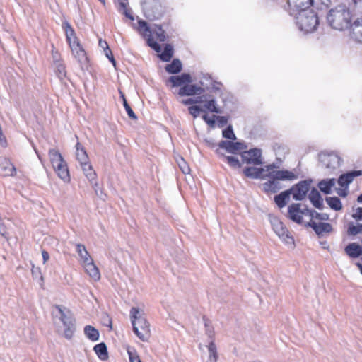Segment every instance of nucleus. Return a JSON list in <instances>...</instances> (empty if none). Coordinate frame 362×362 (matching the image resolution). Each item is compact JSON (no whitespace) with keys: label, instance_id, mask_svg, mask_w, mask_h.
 I'll return each instance as SVG.
<instances>
[{"label":"nucleus","instance_id":"obj_7","mask_svg":"<svg viewBox=\"0 0 362 362\" xmlns=\"http://www.w3.org/2000/svg\"><path fill=\"white\" fill-rule=\"evenodd\" d=\"M54 308L60 313V320L64 326V334L66 339H71L75 331V319L69 309L56 305Z\"/></svg>","mask_w":362,"mask_h":362},{"label":"nucleus","instance_id":"obj_36","mask_svg":"<svg viewBox=\"0 0 362 362\" xmlns=\"http://www.w3.org/2000/svg\"><path fill=\"white\" fill-rule=\"evenodd\" d=\"M84 332L86 337L91 341H97L99 338L98 331L90 325H87L85 327Z\"/></svg>","mask_w":362,"mask_h":362},{"label":"nucleus","instance_id":"obj_25","mask_svg":"<svg viewBox=\"0 0 362 362\" xmlns=\"http://www.w3.org/2000/svg\"><path fill=\"white\" fill-rule=\"evenodd\" d=\"M360 175H362V170H353L346 174H342L338 179V183L341 187H346L356 177Z\"/></svg>","mask_w":362,"mask_h":362},{"label":"nucleus","instance_id":"obj_28","mask_svg":"<svg viewBox=\"0 0 362 362\" xmlns=\"http://www.w3.org/2000/svg\"><path fill=\"white\" fill-rule=\"evenodd\" d=\"M76 252L80 257L79 262L81 265L93 260L84 245L77 244Z\"/></svg>","mask_w":362,"mask_h":362},{"label":"nucleus","instance_id":"obj_52","mask_svg":"<svg viewBox=\"0 0 362 362\" xmlns=\"http://www.w3.org/2000/svg\"><path fill=\"white\" fill-rule=\"evenodd\" d=\"M105 53L106 57L110 60L111 62H112L113 65L115 66V60L114 59L112 52L109 47L105 49Z\"/></svg>","mask_w":362,"mask_h":362},{"label":"nucleus","instance_id":"obj_46","mask_svg":"<svg viewBox=\"0 0 362 362\" xmlns=\"http://www.w3.org/2000/svg\"><path fill=\"white\" fill-rule=\"evenodd\" d=\"M0 234L4 236L5 238H8V230L6 224L4 221L0 219Z\"/></svg>","mask_w":362,"mask_h":362},{"label":"nucleus","instance_id":"obj_3","mask_svg":"<svg viewBox=\"0 0 362 362\" xmlns=\"http://www.w3.org/2000/svg\"><path fill=\"white\" fill-rule=\"evenodd\" d=\"M130 316L135 334L142 341H148L151 337V329L149 322L144 317V312L133 307L130 310Z\"/></svg>","mask_w":362,"mask_h":362},{"label":"nucleus","instance_id":"obj_23","mask_svg":"<svg viewBox=\"0 0 362 362\" xmlns=\"http://www.w3.org/2000/svg\"><path fill=\"white\" fill-rule=\"evenodd\" d=\"M85 270V272L93 281H98L100 279L101 275L99 269L95 264L93 259L87 263L81 265Z\"/></svg>","mask_w":362,"mask_h":362},{"label":"nucleus","instance_id":"obj_8","mask_svg":"<svg viewBox=\"0 0 362 362\" xmlns=\"http://www.w3.org/2000/svg\"><path fill=\"white\" fill-rule=\"evenodd\" d=\"M298 13V22L302 30L305 32H313L317 28L318 17L313 11H309L306 13Z\"/></svg>","mask_w":362,"mask_h":362},{"label":"nucleus","instance_id":"obj_20","mask_svg":"<svg viewBox=\"0 0 362 362\" xmlns=\"http://www.w3.org/2000/svg\"><path fill=\"white\" fill-rule=\"evenodd\" d=\"M204 92V88L189 83H185V86L179 89L178 94L180 96H192L195 95H201Z\"/></svg>","mask_w":362,"mask_h":362},{"label":"nucleus","instance_id":"obj_42","mask_svg":"<svg viewBox=\"0 0 362 362\" xmlns=\"http://www.w3.org/2000/svg\"><path fill=\"white\" fill-rule=\"evenodd\" d=\"M208 349L209 351L210 358H213L214 362H216L218 355L216 352V346L214 341L209 343L208 346Z\"/></svg>","mask_w":362,"mask_h":362},{"label":"nucleus","instance_id":"obj_41","mask_svg":"<svg viewBox=\"0 0 362 362\" xmlns=\"http://www.w3.org/2000/svg\"><path fill=\"white\" fill-rule=\"evenodd\" d=\"M348 233L351 235L362 233V224L358 223L356 226L350 225L348 228Z\"/></svg>","mask_w":362,"mask_h":362},{"label":"nucleus","instance_id":"obj_2","mask_svg":"<svg viewBox=\"0 0 362 362\" xmlns=\"http://www.w3.org/2000/svg\"><path fill=\"white\" fill-rule=\"evenodd\" d=\"M274 171L275 172L273 173L274 175L269 174V172L264 175V179H269L262 185V189L266 193L277 192L281 188L280 180H293L296 178L294 173L288 170H279V167L274 163Z\"/></svg>","mask_w":362,"mask_h":362},{"label":"nucleus","instance_id":"obj_5","mask_svg":"<svg viewBox=\"0 0 362 362\" xmlns=\"http://www.w3.org/2000/svg\"><path fill=\"white\" fill-rule=\"evenodd\" d=\"M48 156L51 165L57 176L64 181L69 182L70 180L69 170L61 153L55 148H52L48 151Z\"/></svg>","mask_w":362,"mask_h":362},{"label":"nucleus","instance_id":"obj_59","mask_svg":"<svg viewBox=\"0 0 362 362\" xmlns=\"http://www.w3.org/2000/svg\"><path fill=\"white\" fill-rule=\"evenodd\" d=\"M100 1H101L103 4H105V0H99Z\"/></svg>","mask_w":362,"mask_h":362},{"label":"nucleus","instance_id":"obj_30","mask_svg":"<svg viewBox=\"0 0 362 362\" xmlns=\"http://www.w3.org/2000/svg\"><path fill=\"white\" fill-rule=\"evenodd\" d=\"M345 251L351 257H358L362 255V247L356 243H350L348 245Z\"/></svg>","mask_w":362,"mask_h":362},{"label":"nucleus","instance_id":"obj_33","mask_svg":"<svg viewBox=\"0 0 362 362\" xmlns=\"http://www.w3.org/2000/svg\"><path fill=\"white\" fill-rule=\"evenodd\" d=\"M160 53L158 56L162 61L169 62L173 55V48L170 45L166 44L163 51Z\"/></svg>","mask_w":362,"mask_h":362},{"label":"nucleus","instance_id":"obj_48","mask_svg":"<svg viewBox=\"0 0 362 362\" xmlns=\"http://www.w3.org/2000/svg\"><path fill=\"white\" fill-rule=\"evenodd\" d=\"M178 165L180 166V170L184 174L189 173L190 168L183 159L181 160V162H180Z\"/></svg>","mask_w":362,"mask_h":362},{"label":"nucleus","instance_id":"obj_11","mask_svg":"<svg viewBox=\"0 0 362 362\" xmlns=\"http://www.w3.org/2000/svg\"><path fill=\"white\" fill-rule=\"evenodd\" d=\"M269 172V174L274 175V163L265 165L263 168L247 167L243 170V173L246 177L252 178L264 179V175Z\"/></svg>","mask_w":362,"mask_h":362},{"label":"nucleus","instance_id":"obj_21","mask_svg":"<svg viewBox=\"0 0 362 362\" xmlns=\"http://www.w3.org/2000/svg\"><path fill=\"white\" fill-rule=\"evenodd\" d=\"M192 78L189 74L183 73L181 75L170 76L168 82L171 84V87H182L185 83H192Z\"/></svg>","mask_w":362,"mask_h":362},{"label":"nucleus","instance_id":"obj_6","mask_svg":"<svg viewBox=\"0 0 362 362\" xmlns=\"http://www.w3.org/2000/svg\"><path fill=\"white\" fill-rule=\"evenodd\" d=\"M145 16L150 21L160 19L165 13V6L161 0H147L144 5Z\"/></svg>","mask_w":362,"mask_h":362},{"label":"nucleus","instance_id":"obj_14","mask_svg":"<svg viewBox=\"0 0 362 362\" xmlns=\"http://www.w3.org/2000/svg\"><path fill=\"white\" fill-rule=\"evenodd\" d=\"M272 228L275 233L286 243H293V238L284 224L279 219L272 221Z\"/></svg>","mask_w":362,"mask_h":362},{"label":"nucleus","instance_id":"obj_9","mask_svg":"<svg viewBox=\"0 0 362 362\" xmlns=\"http://www.w3.org/2000/svg\"><path fill=\"white\" fill-rule=\"evenodd\" d=\"M346 15L348 13L344 10H331L327 16V20L333 28L341 30L349 24Z\"/></svg>","mask_w":362,"mask_h":362},{"label":"nucleus","instance_id":"obj_53","mask_svg":"<svg viewBox=\"0 0 362 362\" xmlns=\"http://www.w3.org/2000/svg\"><path fill=\"white\" fill-rule=\"evenodd\" d=\"M355 219H362V207H358L353 214Z\"/></svg>","mask_w":362,"mask_h":362},{"label":"nucleus","instance_id":"obj_38","mask_svg":"<svg viewBox=\"0 0 362 362\" xmlns=\"http://www.w3.org/2000/svg\"><path fill=\"white\" fill-rule=\"evenodd\" d=\"M326 201H327L328 205L332 209L339 211V210H341L342 208L341 202L340 199L337 197H328L326 199Z\"/></svg>","mask_w":362,"mask_h":362},{"label":"nucleus","instance_id":"obj_34","mask_svg":"<svg viewBox=\"0 0 362 362\" xmlns=\"http://www.w3.org/2000/svg\"><path fill=\"white\" fill-rule=\"evenodd\" d=\"M182 69V64L179 59H173V62L165 66V70L170 74H177Z\"/></svg>","mask_w":362,"mask_h":362},{"label":"nucleus","instance_id":"obj_26","mask_svg":"<svg viewBox=\"0 0 362 362\" xmlns=\"http://www.w3.org/2000/svg\"><path fill=\"white\" fill-rule=\"evenodd\" d=\"M76 157L80 165L89 162V158L85 148L78 141L76 144Z\"/></svg>","mask_w":362,"mask_h":362},{"label":"nucleus","instance_id":"obj_40","mask_svg":"<svg viewBox=\"0 0 362 362\" xmlns=\"http://www.w3.org/2000/svg\"><path fill=\"white\" fill-rule=\"evenodd\" d=\"M129 362H142L138 353L134 349H127Z\"/></svg>","mask_w":362,"mask_h":362},{"label":"nucleus","instance_id":"obj_19","mask_svg":"<svg viewBox=\"0 0 362 362\" xmlns=\"http://www.w3.org/2000/svg\"><path fill=\"white\" fill-rule=\"evenodd\" d=\"M0 174L4 177L16 176V168L9 159L6 158L0 159Z\"/></svg>","mask_w":362,"mask_h":362},{"label":"nucleus","instance_id":"obj_13","mask_svg":"<svg viewBox=\"0 0 362 362\" xmlns=\"http://www.w3.org/2000/svg\"><path fill=\"white\" fill-rule=\"evenodd\" d=\"M242 160L247 165H259L262 164V151L258 148H252L242 153Z\"/></svg>","mask_w":362,"mask_h":362},{"label":"nucleus","instance_id":"obj_29","mask_svg":"<svg viewBox=\"0 0 362 362\" xmlns=\"http://www.w3.org/2000/svg\"><path fill=\"white\" fill-rule=\"evenodd\" d=\"M309 199L313 206L317 209H321L323 204V199H322L320 192L313 188L309 194Z\"/></svg>","mask_w":362,"mask_h":362},{"label":"nucleus","instance_id":"obj_56","mask_svg":"<svg viewBox=\"0 0 362 362\" xmlns=\"http://www.w3.org/2000/svg\"><path fill=\"white\" fill-rule=\"evenodd\" d=\"M357 202L359 203H362V194L358 197Z\"/></svg>","mask_w":362,"mask_h":362},{"label":"nucleus","instance_id":"obj_35","mask_svg":"<svg viewBox=\"0 0 362 362\" xmlns=\"http://www.w3.org/2000/svg\"><path fill=\"white\" fill-rule=\"evenodd\" d=\"M94 351L98 356L102 359L105 360L108 357L106 345L104 343H100L94 346Z\"/></svg>","mask_w":362,"mask_h":362},{"label":"nucleus","instance_id":"obj_47","mask_svg":"<svg viewBox=\"0 0 362 362\" xmlns=\"http://www.w3.org/2000/svg\"><path fill=\"white\" fill-rule=\"evenodd\" d=\"M188 110L189 114L192 115L194 118L199 116L200 112L204 111L200 107L197 105L190 106L188 108Z\"/></svg>","mask_w":362,"mask_h":362},{"label":"nucleus","instance_id":"obj_17","mask_svg":"<svg viewBox=\"0 0 362 362\" xmlns=\"http://www.w3.org/2000/svg\"><path fill=\"white\" fill-rule=\"evenodd\" d=\"M62 29L64 31L69 47L74 46L77 42H80V40L77 37L74 29L68 21H65L62 23Z\"/></svg>","mask_w":362,"mask_h":362},{"label":"nucleus","instance_id":"obj_55","mask_svg":"<svg viewBox=\"0 0 362 362\" xmlns=\"http://www.w3.org/2000/svg\"><path fill=\"white\" fill-rule=\"evenodd\" d=\"M99 45L101 47H103L104 49L108 48V45L106 41H102L101 40H100L99 41Z\"/></svg>","mask_w":362,"mask_h":362},{"label":"nucleus","instance_id":"obj_50","mask_svg":"<svg viewBox=\"0 0 362 362\" xmlns=\"http://www.w3.org/2000/svg\"><path fill=\"white\" fill-rule=\"evenodd\" d=\"M214 117L216 118V120L217 121V122L220 127H223L228 122V119L224 116L214 115Z\"/></svg>","mask_w":362,"mask_h":362},{"label":"nucleus","instance_id":"obj_57","mask_svg":"<svg viewBox=\"0 0 362 362\" xmlns=\"http://www.w3.org/2000/svg\"><path fill=\"white\" fill-rule=\"evenodd\" d=\"M356 266L358 267V269H360L361 273L362 274V264L361 263H357Z\"/></svg>","mask_w":362,"mask_h":362},{"label":"nucleus","instance_id":"obj_12","mask_svg":"<svg viewBox=\"0 0 362 362\" xmlns=\"http://www.w3.org/2000/svg\"><path fill=\"white\" fill-rule=\"evenodd\" d=\"M322 165L328 169H337L340 166L341 159L334 153H322L319 156Z\"/></svg>","mask_w":362,"mask_h":362},{"label":"nucleus","instance_id":"obj_18","mask_svg":"<svg viewBox=\"0 0 362 362\" xmlns=\"http://www.w3.org/2000/svg\"><path fill=\"white\" fill-rule=\"evenodd\" d=\"M72 55L80 64H87L88 62V57L87 53L81 45V42L74 46L69 47Z\"/></svg>","mask_w":362,"mask_h":362},{"label":"nucleus","instance_id":"obj_1","mask_svg":"<svg viewBox=\"0 0 362 362\" xmlns=\"http://www.w3.org/2000/svg\"><path fill=\"white\" fill-rule=\"evenodd\" d=\"M136 30L146 41L147 45L157 53L161 52L158 42H163L167 39L165 31L161 25H153L150 27L144 20H139Z\"/></svg>","mask_w":362,"mask_h":362},{"label":"nucleus","instance_id":"obj_45","mask_svg":"<svg viewBox=\"0 0 362 362\" xmlns=\"http://www.w3.org/2000/svg\"><path fill=\"white\" fill-rule=\"evenodd\" d=\"M223 136L232 140L236 139L231 126L228 127L223 131Z\"/></svg>","mask_w":362,"mask_h":362},{"label":"nucleus","instance_id":"obj_4","mask_svg":"<svg viewBox=\"0 0 362 362\" xmlns=\"http://www.w3.org/2000/svg\"><path fill=\"white\" fill-rule=\"evenodd\" d=\"M288 214L290 219L297 223H304L305 226L309 221L313 218V216H318V213L310 210L305 205L299 203L291 204L288 208Z\"/></svg>","mask_w":362,"mask_h":362},{"label":"nucleus","instance_id":"obj_54","mask_svg":"<svg viewBox=\"0 0 362 362\" xmlns=\"http://www.w3.org/2000/svg\"><path fill=\"white\" fill-rule=\"evenodd\" d=\"M42 256L43 258V264H45L49 259V255L48 252H47L45 250H42Z\"/></svg>","mask_w":362,"mask_h":362},{"label":"nucleus","instance_id":"obj_49","mask_svg":"<svg viewBox=\"0 0 362 362\" xmlns=\"http://www.w3.org/2000/svg\"><path fill=\"white\" fill-rule=\"evenodd\" d=\"M202 119L205 121V122L210 127H214L216 123V118L213 117V118H209L206 114H204L202 116Z\"/></svg>","mask_w":362,"mask_h":362},{"label":"nucleus","instance_id":"obj_27","mask_svg":"<svg viewBox=\"0 0 362 362\" xmlns=\"http://www.w3.org/2000/svg\"><path fill=\"white\" fill-rule=\"evenodd\" d=\"M291 195V190H285L274 197V202L279 208L282 209L289 202Z\"/></svg>","mask_w":362,"mask_h":362},{"label":"nucleus","instance_id":"obj_15","mask_svg":"<svg viewBox=\"0 0 362 362\" xmlns=\"http://www.w3.org/2000/svg\"><path fill=\"white\" fill-rule=\"evenodd\" d=\"M289 190L294 199L302 200L310 190V183L306 180L301 181L293 185Z\"/></svg>","mask_w":362,"mask_h":362},{"label":"nucleus","instance_id":"obj_43","mask_svg":"<svg viewBox=\"0 0 362 362\" xmlns=\"http://www.w3.org/2000/svg\"><path fill=\"white\" fill-rule=\"evenodd\" d=\"M119 6L121 8V10L122 11V13L129 19L134 20V17L132 16L131 9L127 8V4L124 2H120Z\"/></svg>","mask_w":362,"mask_h":362},{"label":"nucleus","instance_id":"obj_44","mask_svg":"<svg viewBox=\"0 0 362 362\" xmlns=\"http://www.w3.org/2000/svg\"><path fill=\"white\" fill-rule=\"evenodd\" d=\"M122 98H123V105L127 111L128 116L132 119H136V116L135 113L134 112V111L132 110V109L128 104L124 95H122Z\"/></svg>","mask_w":362,"mask_h":362},{"label":"nucleus","instance_id":"obj_51","mask_svg":"<svg viewBox=\"0 0 362 362\" xmlns=\"http://www.w3.org/2000/svg\"><path fill=\"white\" fill-rule=\"evenodd\" d=\"M200 98H197V99H194V98H187V99H185V100H183L182 101V103L184 104V105H192V104H196V103H201V100H199Z\"/></svg>","mask_w":362,"mask_h":362},{"label":"nucleus","instance_id":"obj_58","mask_svg":"<svg viewBox=\"0 0 362 362\" xmlns=\"http://www.w3.org/2000/svg\"><path fill=\"white\" fill-rule=\"evenodd\" d=\"M38 158H39L40 160L42 163V160L41 157L39 155H38Z\"/></svg>","mask_w":362,"mask_h":362},{"label":"nucleus","instance_id":"obj_16","mask_svg":"<svg viewBox=\"0 0 362 362\" xmlns=\"http://www.w3.org/2000/svg\"><path fill=\"white\" fill-rule=\"evenodd\" d=\"M81 167L85 176L89 180L95 191L97 192L98 189L99 188L98 175L92 165L90 163V162H88L85 164L81 165Z\"/></svg>","mask_w":362,"mask_h":362},{"label":"nucleus","instance_id":"obj_22","mask_svg":"<svg viewBox=\"0 0 362 362\" xmlns=\"http://www.w3.org/2000/svg\"><path fill=\"white\" fill-rule=\"evenodd\" d=\"M288 4L291 10L300 13L312 6L313 0H288Z\"/></svg>","mask_w":362,"mask_h":362},{"label":"nucleus","instance_id":"obj_10","mask_svg":"<svg viewBox=\"0 0 362 362\" xmlns=\"http://www.w3.org/2000/svg\"><path fill=\"white\" fill-rule=\"evenodd\" d=\"M313 218L309 221L307 226L311 227L318 235H322L325 233H330L332 230L331 224L322 222L323 220L328 219L327 214H321L318 213L317 217L313 216Z\"/></svg>","mask_w":362,"mask_h":362},{"label":"nucleus","instance_id":"obj_39","mask_svg":"<svg viewBox=\"0 0 362 362\" xmlns=\"http://www.w3.org/2000/svg\"><path fill=\"white\" fill-rule=\"evenodd\" d=\"M225 161L232 168H238L240 167V163L238 158L235 156H225Z\"/></svg>","mask_w":362,"mask_h":362},{"label":"nucleus","instance_id":"obj_37","mask_svg":"<svg viewBox=\"0 0 362 362\" xmlns=\"http://www.w3.org/2000/svg\"><path fill=\"white\" fill-rule=\"evenodd\" d=\"M204 108L209 112L214 113H220V109L217 107L215 99L211 98L206 100L204 103Z\"/></svg>","mask_w":362,"mask_h":362},{"label":"nucleus","instance_id":"obj_31","mask_svg":"<svg viewBox=\"0 0 362 362\" xmlns=\"http://www.w3.org/2000/svg\"><path fill=\"white\" fill-rule=\"evenodd\" d=\"M220 146L225 148L229 152L235 153L243 148V145L240 142L222 141Z\"/></svg>","mask_w":362,"mask_h":362},{"label":"nucleus","instance_id":"obj_24","mask_svg":"<svg viewBox=\"0 0 362 362\" xmlns=\"http://www.w3.org/2000/svg\"><path fill=\"white\" fill-rule=\"evenodd\" d=\"M56 56L53 54L54 62L55 64V74L58 78L63 80L66 76V66L61 58L60 54L56 52Z\"/></svg>","mask_w":362,"mask_h":362},{"label":"nucleus","instance_id":"obj_32","mask_svg":"<svg viewBox=\"0 0 362 362\" xmlns=\"http://www.w3.org/2000/svg\"><path fill=\"white\" fill-rule=\"evenodd\" d=\"M335 185L334 179H329L327 180H322L319 182L318 187L320 189L326 194H330L332 188Z\"/></svg>","mask_w":362,"mask_h":362}]
</instances>
